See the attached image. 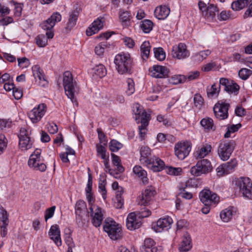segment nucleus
<instances>
[{"label":"nucleus","instance_id":"obj_59","mask_svg":"<svg viewBox=\"0 0 252 252\" xmlns=\"http://www.w3.org/2000/svg\"><path fill=\"white\" fill-rule=\"evenodd\" d=\"M186 188H180L181 191L179 195L186 199H190L192 198V194L189 192H188L185 190Z\"/></svg>","mask_w":252,"mask_h":252},{"label":"nucleus","instance_id":"obj_32","mask_svg":"<svg viewBox=\"0 0 252 252\" xmlns=\"http://www.w3.org/2000/svg\"><path fill=\"white\" fill-rule=\"evenodd\" d=\"M170 10L166 5L157 6L154 11L155 16H169Z\"/></svg>","mask_w":252,"mask_h":252},{"label":"nucleus","instance_id":"obj_47","mask_svg":"<svg viewBox=\"0 0 252 252\" xmlns=\"http://www.w3.org/2000/svg\"><path fill=\"white\" fill-rule=\"evenodd\" d=\"M122 147L123 145L116 140H112L109 144V149L113 152H117Z\"/></svg>","mask_w":252,"mask_h":252},{"label":"nucleus","instance_id":"obj_25","mask_svg":"<svg viewBox=\"0 0 252 252\" xmlns=\"http://www.w3.org/2000/svg\"><path fill=\"white\" fill-rule=\"evenodd\" d=\"M172 223V219L169 217L159 219L157 222V225L155 227V230L156 232L167 230L170 227Z\"/></svg>","mask_w":252,"mask_h":252},{"label":"nucleus","instance_id":"obj_49","mask_svg":"<svg viewBox=\"0 0 252 252\" xmlns=\"http://www.w3.org/2000/svg\"><path fill=\"white\" fill-rule=\"evenodd\" d=\"M201 185L200 181L196 178H191L186 183V187L198 188Z\"/></svg>","mask_w":252,"mask_h":252},{"label":"nucleus","instance_id":"obj_62","mask_svg":"<svg viewBox=\"0 0 252 252\" xmlns=\"http://www.w3.org/2000/svg\"><path fill=\"white\" fill-rule=\"evenodd\" d=\"M55 208V206H52L46 210L45 215V220L46 221L53 216Z\"/></svg>","mask_w":252,"mask_h":252},{"label":"nucleus","instance_id":"obj_39","mask_svg":"<svg viewBox=\"0 0 252 252\" xmlns=\"http://www.w3.org/2000/svg\"><path fill=\"white\" fill-rule=\"evenodd\" d=\"M94 73L100 78L104 77L106 74V70L104 66L100 64L94 68Z\"/></svg>","mask_w":252,"mask_h":252},{"label":"nucleus","instance_id":"obj_17","mask_svg":"<svg viewBox=\"0 0 252 252\" xmlns=\"http://www.w3.org/2000/svg\"><path fill=\"white\" fill-rule=\"evenodd\" d=\"M89 208L91 216L92 217V223L96 227H99L103 220V215L101 213V209L97 206L90 205Z\"/></svg>","mask_w":252,"mask_h":252},{"label":"nucleus","instance_id":"obj_33","mask_svg":"<svg viewBox=\"0 0 252 252\" xmlns=\"http://www.w3.org/2000/svg\"><path fill=\"white\" fill-rule=\"evenodd\" d=\"M141 57L143 60L148 58L150 51V44L149 41H145L140 47Z\"/></svg>","mask_w":252,"mask_h":252},{"label":"nucleus","instance_id":"obj_20","mask_svg":"<svg viewBox=\"0 0 252 252\" xmlns=\"http://www.w3.org/2000/svg\"><path fill=\"white\" fill-rule=\"evenodd\" d=\"M169 70L165 66L154 65L151 70V76L157 78H163L168 77Z\"/></svg>","mask_w":252,"mask_h":252},{"label":"nucleus","instance_id":"obj_42","mask_svg":"<svg viewBox=\"0 0 252 252\" xmlns=\"http://www.w3.org/2000/svg\"><path fill=\"white\" fill-rule=\"evenodd\" d=\"M200 124L207 129H213L214 127L213 120L208 117L203 119L200 122Z\"/></svg>","mask_w":252,"mask_h":252},{"label":"nucleus","instance_id":"obj_40","mask_svg":"<svg viewBox=\"0 0 252 252\" xmlns=\"http://www.w3.org/2000/svg\"><path fill=\"white\" fill-rule=\"evenodd\" d=\"M76 17H69L66 20V23L64 27V29L66 32H70L71 29L74 27L77 22Z\"/></svg>","mask_w":252,"mask_h":252},{"label":"nucleus","instance_id":"obj_43","mask_svg":"<svg viewBox=\"0 0 252 252\" xmlns=\"http://www.w3.org/2000/svg\"><path fill=\"white\" fill-rule=\"evenodd\" d=\"M230 17H207L208 22L213 23V26H218L219 22L226 21L229 19Z\"/></svg>","mask_w":252,"mask_h":252},{"label":"nucleus","instance_id":"obj_36","mask_svg":"<svg viewBox=\"0 0 252 252\" xmlns=\"http://www.w3.org/2000/svg\"><path fill=\"white\" fill-rule=\"evenodd\" d=\"M211 51L209 50L202 51L195 54L193 56V58L194 60L195 61L201 62L203 60L205 59L211 54Z\"/></svg>","mask_w":252,"mask_h":252},{"label":"nucleus","instance_id":"obj_54","mask_svg":"<svg viewBox=\"0 0 252 252\" xmlns=\"http://www.w3.org/2000/svg\"><path fill=\"white\" fill-rule=\"evenodd\" d=\"M92 189V186L91 185H87V187L86 189V197L89 205H92L94 201L93 195L91 193Z\"/></svg>","mask_w":252,"mask_h":252},{"label":"nucleus","instance_id":"obj_57","mask_svg":"<svg viewBox=\"0 0 252 252\" xmlns=\"http://www.w3.org/2000/svg\"><path fill=\"white\" fill-rule=\"evenodd\" d=\"M18 65L22 68H26L30 65L29 60L26 57L17 59Z\"/></svg>","mask_w":252,"mask_h":252},{"label":"nucleus","instance_id":"obj_4","mask_svg":"<svg viewBox=\"0 0 252 252\" xmlns=\"http://www.w3.org/2000/svg\"><path fill=\"white\" fill-rule=\"evenodd\" d=\"M236 185L244 197L250 199L252 198V182L249 178L241 177L238 179L236 181Z\"/></svg>","mask_w":252,"mask_h":252},{"label":"nucleus","instance_id":"obj_41","mask_svg":"<svg viewBox=\"0 0 252 252\" xmlns=\"http://www.w3.org/2000/svg\"><path fill=\"white\" fill-rule=\"evenodd\" d=\"M154 52L155 57L157 60L162 61L165 59V53L162 48H154Z\"/></svg>","mask_w":252,"mask_h":252},{"label":"nucleus","instance_id":"obj_35","mask_svg":"<svg viewBox=\"0 0 252 252\" xmlns=\"http://www.w3.org/2000/svg\"><path fill=\"white\" fill-rule=\"evenodd\" d=\"M223 167L225 169L226 174H229L232 172L237 165V161L236 159H233L230 161L223 163Z\"/></svg>","mask_w":252,"mask_h":252},{"label":"nucleus","instance_id":"obj_46","mask_svg":"<svg viewBox=\"0 0 252 252\" xmlns=\"http://www.w3.org/2000/svg\"><path fill=\"white\" fill-rule=\"evenodd\" d=\"M107 46V42L104 41L101 42L99 44H98L94 49L95 53L100 56L101 57L104 52V50L105 48Z\"/></svg>","mask_w":252,"mask_h":252},{"label":"nucleus","instance_id":"obj_64","mask_svg":"<svg viewBox=\"0 0 252 252\" xmlns=\"http://www.w3.org/2000/svg\"><path fill=\"white\" fill-rule=\"evenodd\" d=\"M172 80H173L172 82L173 84H178L184 82L187 80V78L186 76L184 75H179L176 77H173Z\"/></svg>","mask_w":252,"mask_h":252},{"label":"nucleus","instance_id":"obj_31","mask_svg":"<svg viewBox=\"0 0 252 252\" xmlns=\"http://www.w3.org/2000/svg\"><path fill=\"white\" fill-rule=\"evenodd\" d=\"M221 84H214L211 87L207 88V94L209 97L213 98L216 97L220 91V86Z\"/></svg>","mask_w":252,"mask_h":252},{"label":"nucleus","instance_id":"obj_9","mask_svg":"<svg viewBox=\"0 0 252 252\" xmlns=\"http://www.w3.org/2000/svg\"><path fill=\"white\" fill-rule=\"evenodd\" d=\"M61 20V17H50L40 24L41 28L44 30L47 31L46 35L49 39H51L54 37V34L52 30L54 27L56 22H59Z\"/></svg>","mask_w":252,"mask_h":252},{"label":"nucleus","instance_id":"obj_22","mask_svg":"<svg viewBox=\"0 0 252 252\" xmlns=\"http://www.w3.org/2000/svg\"><path fill=\"white\" fill-rule=\"evenodd\" d=\"M49 236L55 244L58 247L62 245L61 232L59 225L55 224L52 225L49 231Z\"/></svg>","mask_w":252,"mask_h":252},{"label":"nucleus","instance_id":"obj_61","mask_svg":"<svg viewBox=\"0 0 252 252\" xmlns=\"http://www.w3.org/2000/svg\"><path fill=\"white\" fill-rule=\"evenodd\" d=\"M97 132L98 133V136L100 143L103 144V145H106L107 141L104 133L102 132L100 128H97Z\"/></svg>","mask_w":252,"mask_h":252},{"label":"nucleus","instance_id":"obj_5","mask_svg":"<svg viewBox=\"0 0 252 252\" xmlns=\"http://www.w3.org/2000/svg\"><path fill=\"white\" fill-rule=\"evenodd\" d=\"M234 148L233 142L232 141H221L218 149V154L220 158L223 161L228 159Z\"/></svg>","mask_w":252,"mask_h":252},{"label":"nucleus","instance_id":"obj_45","mask_svg":"<svg viewBox=\"0 0 252 252\" xmlns=\"http://www.w3.org/2000/svg\"><path fill=\"white\" fill-rule=\"evenodd\" d=\"M102 175L100 176L98 188L99 189L101 190L103 198L104 199H105L107 197V191L105 188V180L104 179H102Z\"/></svg>","mask_w":252,"mask_h":252},{"label":"nucleus","instance_id":"obj_2","mask_svg":"<svg viewBox=\"0 0 252 252\" xmlns=\"http://www.w3.org/2000/svg\"><path fill=\"white\" fill-rule=\"evenodd\" d=\"M114 63L118 72L121 74L130 73L133 61L128 53H120L115 58Z\"/></svg>","mask_w":252,"mask_h":252},{"label":"nucleus","instance_id":"obj_56","mask_svg":"<svg viewBox=\"0 0 252 252\" xmlns=\"http://www.w3.org/2000/svg\"><path fill=\"white\" fill-rule=\"evenodd\" d=\"M8 216L6 211L0 206V220L2 222H7Z\"/></svg>","mask_w":252,"mask_h":252},{"label":"nucleus","instance_id":"obj_13","mask_svg":"<svg viewBox=\"0 0 252 252\" xmlns=\"http://www.w3.org/2000/svg\"><path fill=\"white\" fill-rule=\"evenodd\" d=\"M220 83L224 87V91L229 94H233L237 95L239 91L240 87L233 80L225 78L220 79Z\"/></svg>","mask_w":252,"mask_h":252},{"label":"nucleus","instance_id":"obj_63","mask_svg":"<svg viewBox=\"0 0 252 252\" xmlns=\"http://www.w3.org/2000/svg\"><path fill=\"white\" fill-rule=\"evenodd\" d=\"M48 131L51 134H55L57 132L58 130V126L56 124L54 123H49L47 125Z\"/></svg>","mask_w":252,"mask_h":252},{"label":"nucleus","instance_id":"obj_37","mask_svg":"<svg viewBox=\"0 0 252 252\" xmlns=\"http://www.w3.org/2000/svg\"><path fill=\"white\" fill-rule=\"evenodd\" d=\"M153 23L150 20H144L141 22L140 27L145 33H149L153 29Z\"/></svg>","mask_w":252,"mask_h":252},{"label":"nucleus","instance_id":"obj_52","mask_svg":"<svg viewBox=\"0 0 252 252\" xmlns=\"http://www.w3.org/2000/svg\"><path fill=\"white\" fill-rule=\"evenodd\" d=\"M127 89L126 91L128 95L132 94L135 91L134 83L132 79L128 78L127 80Z\"/></svg>","mask_w":252,"mask_h":252},{"label":"nucleus","instance_id":"obj_48","mask_svg":"<svg viewBox=\"0 0 252 252\" xmlns=\"http://www.w3.org/2000/svg\"><path fill=\"white\" fill-rule=\"evenodd\" d=\"M140 152L141 158H143L141 159V160H143L144 162L146 159H149L148 158L151 154V150L149 147L147 146L142 147Z\"/></svg>","mask_w":252,"mask_h":252},{"label":"nucleus","instance_id":"obj_18","mask_svg":"<svg viewBox=\"0 0 252 252\" xmlns=\"http://www.w3.org/2000/svg\"><path fill=\"white\" fill-rule=\"evenodd\" d=\"M172 55L178 59H184L189 56V52L187 49V46L183 43H180L178 46L173 47Z\"/></svg>","mask_w":252,"mask_h":252},{"label":"nucleus","instance_id":"obj_11","mask_svg":"<svg viewBox=\"0 0 252 252\" xmlns=\"http://www.w3.org/2000/svg\"><path fill=\"white\" fill-rule=\"evenodd\" d=\"M190 150V145L188 142H178L175 146V155L181 160L184 159L189 154Z\"/></svg>","mask_w":252,"mask_h":252},{"label":"nucleus","instance_id":"obj_21","mask_svg":"<svg viewBox=\"0 0 252 252\" xmlns=\"http://www.w3.org/2000/svg\"><path fill=\"white\" fill-rule=\"evenodd\" d=\"M104 20L103 17L98 18L94 20L92 25L86 30V32L87 36H92L98 32L103 27Z\"/></svg>","mask_w":252,"mask_h":252},{"label":"nucleus","instance_id":"obj_8","mask_svg":"<svg viewBox=\"0 0 252 252\" xmlns=\"http://www.w3.org/2000/svg\"><path fill=\"white\" fill-rule=\"evenodd\" d=\"M199 198L204 205H215L219 202L220 197L209 189H204L199 193Z\"/></svg>","mask_w":252,"mask_h":252},{"label":"nucleus","instance_id":"obj_34","mask_svg":"<svg viewBox=\"0 0 252 252\" xmlns=\"http://www.w3.org/2000/svg\"><path fill=\"white\" fill-rule=\"evenodd\" d=\"M212 146L209 144L203 145L200 148L198 153L197 154V158L202 159L209 154L211 151Z\"/></svg>","mask_w":252,"mask_h":252},{"label":"nucleus","instance_id":"obj_28","mask_svg":"<svg viewBox=\"0 0 252 252\" xmlns=\"http://www.w3.org/2000/svg\"><path fill=\"white\" fill-rule=\"evenodd\" d=\"M133 173L140 178L144 184H146L148 182V179L147 177L146 171L143 169L141 166H135L133 169Z\"/></svg>","mask_w":252,"mask_h":252},{"label":"nucleus","instance_id":"obj_51","mask_svg":"<svg viewBox=\"0 0 252 252\" xmlns=\"http://www.w3.org/2000/svg\"><path fill=\"white\" fill-rule=\"evenodd\" d=\"M252 73V71L247 68H242L238 73L239 76L243 80H246Z\"/></svg>","mask_w":252,"mask_h":252},{"label":"nucleus","instance_id":"obj_26","mask_svg":"<svg viewBox=\"0 0 252 252\" xmlns=\"http://www.w3.org/2000/svg\"><path fill=\"white\" fill-rule=\"evenodd\" d=\"M141 225V223L136 219L134 213H130L127 218L126 226L127 229L132 230L139 228Z\"/></svg>","mask_w":252,"mask_h":252},{"label":"nucleus","instance_id":"obj_1","mask_svg":"<svg viewBox=\"0 0 252 252\" xmlns=\"http://www.w3.org/2000/svg\"><path fill=\"white\" fill-rule=\"evenodd\" d=\"M63 85L66 95L73 103H76L75 95L79 92V88L76 81L73 80L72 74L69 71H65L63 75Z\"/></svg>","mask_w":252,"mask_h":252},{"label":"nucleus","instance_id":"obj_15","mask_svg":"<svg viewBox=\"0 0 252 252\" xmlns=\"http://www.w3.org/2000/svg\"><path fill=\"white\" fill-rule=\"evenodd\" d=\"M198 7L200 10L202 12V15L205 16H216L219 13V9L218 7L213 4H210L207 6L204 2L199 1L198 2Z\"/></svg>","mask_w":252,"mask_h":252},{"label":"nucleus","instance_id":"obj_7","mask_svg":"<svg viewBox=\"0 0 252 252\" xmlns=\"http://www.w3.org/2000/svg\"><path fill=\"white\" fill-rule=\"evenodd\" d=\"M89 212L87 211L86 203L81 200L78 201L75 206L76 221L79 225H83L88 218Z\"/></svg>","mask_w":252,"mask_h":252},{"label":"nucleus","instance_id":"obj_50","mask_svg":"<svg viewBox=\"0 0 252 252\" xmlns=\"http://www.w3.org/2000/svg\"><path fill=\"white\" fill-rule=\"evenodd\" d=\"M141 119V124L142 126H147L149 124V121L150 120V115L148 114L146 112L143 111L140 116Z\"/></svg>","mask_w":252,"mask_h":252},{"label":"nucleus","instance_id":"obj_12","mask_svg":"<svg viewBox=\"0 0 252 252\" xmlns=\"http://www.w3.org/2000/svg\"><path fill=\"white\" fill-rule=\"evenodd\" d=\"M156 192L154 187L148 186L141 195L138 198V204L141 205H148L152 198L156 194Z\"/></svg>","mask_w":252,"mask_h":252},{"label":"nucleus","instance_id":"obj_44","mask_svg":"<svg viewBox=\"0 0 252 252\" xmlns=\"http://www.w3.org/2000/svg\"><path fill=\"white\" fill-rule=\"evenodd\" d=\"M48 39L44 34H39L36 37V44L39 47H44L47 45Z\"/></svg>","mask_w":252,"mask_h":252},{"label":"nucleus","instance_id":"obj_23","mask_svg":"<svg viewBox=\"0 0 252 252\" xmlns=\"http://www.w3.org/2000/svg\"><path fill=\"white\" fill-rule=\"evenodd\" d=\"M32 73L35 79L38 78L39 84L42 87H45L48 85V81L45 78V75L42 70L38 65H35L32 67Z\"/></svg>","mask_w":252,"mask_h":252},{"label":"nucleus","instance_id":"obj_19","mask_svg":"<svg viewBox=\"0 0 252 252\" xmlns=\"http://www.w3.org/2000/svg\"><path fill=\"white\" fill-rule=\"evenodd\" d=\"M144 162L149 168L154 172H159L162 170L165 165L164 162L156 157H154L150 159H146Z\"/></svg>","mask_w":252,"mask_h":252},{"label":"nucleus","instance_id":"obj_3","mask_svg":"<svg viewBox=\"0 0 252 252\" xmlns=\"http://www.w3.org/2000/svg\"><path fill=\"white\" fill-rule=\"evenodd\" d=\"M103 229L112 240H116L120 239L122 236L121 227L112 220H105Z\"/></svg>","mask_w":252,"mask_h":252},{"label":"nucleus","instance_id":"obj_14","mask_svg":"<svg viewBox=\"0 0 252 252\" xmlns=\"http://www.w3.org/2000/svg\"><path fill=\"white\" fill-rule=\"evenodd\" d=\"M18 137L19 138V147L22 150H27L32 147V143L30 140L26 129L24 128H21Z\"/></svg>","mask_w":252,"mask_h":252},{"label":"nucleus","instance_id":"obj_30","mask_svg":"<svg viewBox=\"0 0 252 252\" xmlns=\"http://www.w3.org/2000/svg\"><path fill=\"white\" fill-rule=\"evenodd\" d=\"M234 213L232 208H228L220 212V217L223 221L227 222L231 220Z\"/></svg>","mask_w":252,"mask_h":252},{"label":"nucleus","instance_id":"obj_16","mask_svg":"<svg viewBox=\"0 0 252 252\" xmlns=\"http://www.w3.org/2000/svg\"><path fill=\"white\" fill-rule=\"evenodd\" d=\"M229 104L225 103H218L214 107L216 117L219 120H224L228 117V110Z\"/></svg>","mask_w":252,"mask_h":252},{"label":"nucleus","instance_id":"obj_24","mask_svg":"<svg viewBox=\"0 0 252 252\" xmlns=\"http://www.w3.org/2000/svg\"><path fill=\"white\" fill-rule=\"evenodd\" d=\"M28 165L33 170L40 172H44L47 168L46 164L44 163V159L43 158L34 159L29 158Z\"/></svg>","mask_w":252,"mask_h":252},{"label":"nucleus","instance_id":"obj_53","mask_svg":"<svg viewBox=\"0 0 252 252\" xmlns=\"http://www.w3.org/2000/svg\"><path fill=\"white\" fill-rule=\"evenodd\" d=\"M97 155L100 156L101 158H104L106 157V149L105 147L102 145L97 144L96 146Z\"/></svg>","mask_w":252,"mask_h":252},{"label":"nucleus","instance_id":"obj_60","mask_svg":"<svg viewBox=\"0 0 252 252\" xmlns=\"http://www.w3.org/2000/svg\"><path fill=\"white\" fill-rule=\"evenodd\" d=\"M138 213L139 218H144L149 217L151 215V212L149 209L143 207L138 211Z\"/></svg>","mask_w":252,"mask_h":252},{"label":"nucleus","instance_id":"obj_38","mask_svg":"<svg viewBox=\"0 0 252 252\" xmlns=\"http://www.w3.org/2000/svg\"><path fill=\"white\" fill-rule=\"evenodd\" d=\"M155 242L151 238H147L144 242V245L140 248L141 252H149V250L155 245Z\"/></svg>","mask_w":252,"mask_h":252},{"label":"nucleus","instance_id":"obj_6","mask_svg":"<svg viewBox=\"0 0 252 252\" xmlns=\"http://www.w3.org/2000/svg\"><path fill=\"white\" fill-rule=\"evenodd\" d=\"M211 170L210 162L207 159H203L198 161L195 166L191 167L190 172L192 175L199 176L210 172Z\"/></svg>","mask_w":252,"mask_h":252},{"label":"nucleus","instance_id":"obj_58","mask_svg":"<svg viewBox=\"0 0 252 252\" xmlns=\"http://www.w3.org/2000/svg\"><path fill=\"white\" fill-rule=\"evenodd\" d=\"M194 103L196 107H200L203 103V98L199 94H196L194 96Z\"/></svg>","mask_w":252,"mask_h":252},{"label":"nucleus","instance_id":"obj_29","mask_svg":"<svg viewBox=\"0 0 252 252\" xmlns=\"http://www.w3.org/2000/svg\"><path fill=\"white\" fill-rule=\"evenodd\" d=\"M252 0H237L231 3V8L235 11H239L247 6Z\"/></svg>","mask_w":252,"mask_h":252},{"label":"nucleus","instance_id":"obj_27","mask_svg":"<svg viewBox=\"0 0 252 252\" xmlns=\"http://www.w3.org/2000/svg\"><path fill=\"white\" fill-rule=\"evenodd\" d=\"M191 237L189 234L186 232L183 237V239L179 247V250L182 252H187L192 248Z\"/></svg>","mask_w":252,"mask_h":252},{"label":"nucleus","instance_id":"obj_10","mask_svg":"<svg viewBox=\"0 0 252 252\" xmlns=\"http://www.w3.org/2000/svg\"><path fill=\"white\" fill-rule=\"evenodd\" d=\"M46 111V104L41 103L39 104L37 107L33 108L32 110L28 113V116L33 123H37L40 121L44 115Z\"/></svg>","mask_w":252,"mask_h":252},{"label":"nucleus","instance_id":"obj_55","mask_svg":"<svg viewBox=\"0 0 252 252\" xmlns=\"http://www.w3.org/2000/svg\"><path fill=\"white\" fill-rule=\"evenodd\" d=\"M65 242L66 245L68 246V249L72 250L75 247V244L73 241L72 238L70 236V233L65 234Z\"/></svg>","mask_w":252,"mask_h":252}]
</instances>
